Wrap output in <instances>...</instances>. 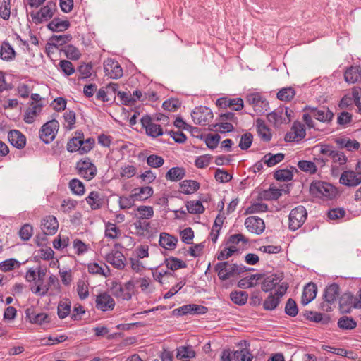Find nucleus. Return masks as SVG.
Returning a JSON list of instances; mask_svg holds the SVG:
<instances>
[{"label":"nucleus","instance_id":"f704fd0d","mask_svg":"<svg viewBox=\"0 0 361 361\" xmlns=\"http://www.w3.org/2000/svg\"><path fill=\"white\" fill-rule=\"evenodd\" d=\"M86 202L93 210L99 209L103 204V199L97 191H92L86 197Z\"/></svg>","mask_w":361,"mask_h":361},{"label":"nucleus","instance_id":"4468645a","mask_svg":"<svg viewBox=\"0 0 361 361\" xmlns=\"http://www.w3.org/2000/svg\"><path fill=\"white\" fill-rule=\"evenodd\" d=\"M104 258L117 269H123L126 266V257L119 250L112 249L104 255Z\"/></svg>","mask_w":361,"mask_h":361},{"label":"nucleus","instance_id":"9b49d317","mask_svg":"<svg viewBox=\"0 0 361 361\" xmlns=\"http://www.w3.org/2000/svg\"><path fill=\"white\" fill-rule=\"evenodd\" d=\"M59 123L58 121L53 119L44 123L40 130L39 135L42 140L49 144L52 142L59 130Z\"/></svg>","mask_w":361,"mask_h":361},{"label":"nucleus","instance_id":"09e8293b","mask_svg":"<svg viewBox=\"0 0 361 361\" xmlns=\"http://www.w3.org/2000/svg\"><path fill=\"white\" fill-rule=\"evenodd\" d=\"M88 283L85 279H79L77 282V292L81 300H85L89 296Z\"/></svg>","mask_w":361,"mask_h":361},{"label":"nucleus","instance_id":"de8ad7c7","mask_svg":"<svg viewBox=\"0 0 361 361\" xmlns=\"http://www.w3.org/2000/svg\"><path fill=\"white\" fill-rule=\"evenodd\" d=\"M71 301L65 299L59 302L58 305V316L60 319L66 318L71 312Z\"/></svg>","mask_w":361,"mask_h":361},{"label":"nucleus","instance_id":"c756f323","mask_svg":"<svg viewBox=\"0 0 361 361\" xmlns=\"http://www.w3.org/2000/svg\"><path fill=\"white\" fill-rule=\"evenodd\" d=\"M345 81L354 84L361 81V68L358 66H350L344 73Z\"/></svg>","mask_w":361,"mask_h":361},{"label":"nucleus","instance_id":"20e7f679","mask_svg":"<svg viewBox=\"0 0 361 361\" xmlns=\"http://www.w3.org/2000/svg\"><path fill=\"white\" fill-rule=\"evenodd\" d=\"M243 267L236 264H229L228 262H218L214 266V270L220 280L225 281L243 271Z\"/></svg>","mask_w":361,"mask_h":361},{"label":"nucleus","instance_id":"58836bf2","mask_svg":"<svg viewBox=\"0 0 361 361\" xmlns=\"http://www.w3.org/2000/svg\"><path fill=\"white\" fill-rule=\"evenodd\" d=\"M200 188L198 182L192 180H185L180 183V190L184 194H192Z\"/></svg>","mask_w":361,"mask_h":361},{"label":"nucleus","instance_id":"4c0bfd02","mask_svg":"<svg viewBox=\"0 0 361 361\" xmlns=\"http://www.w3.org/2000/svg\"><path fill=\"white\" fill-rule=\"evenodd\" d=\"M285 155L283 153L271 154L268 153L262 157V161L269 167L275 166L284 159Z\"/></svg>","mask_w":361,"mask_h":361},{"label":"nucleus","instance_id":"ddd939ff","mask_svg":"<svg viewBox=\"0 0 361 361\" xmlns=\"http://www.w3.org/2000/svg\"><path fill=\"white\" fill-rule=\"evenodd\" d=\"M283 279V273L279 272L267 276L262 282V290L266 293L275 290L282 284H288L282 281Z\"/></svg>","mask_w":361,"mask_h":361},{"label":"nucleus","instance_id":"37998d69","mask_svg":"<svg viewBox=\"0 0 361 361\" xmlns=\"http://www.w3.org/2000/svg\"><path fill=\"white\" fill-rule=\"evenodd\" d=\"M322 349L334 355H338L342 357H346L350 359L355 358L354 353L353 351H348L343 348H338L329 345H323Z\"/></svg>","mask_w":361,"mask_h":361},{"label":"nucleus","instance_id":"f03ea898","mask_svg":"<svg viewBox=\"0 0 361 361\" xmlns=\"http://www.w3.org/2000/svg\"><path fill=\"white\" fill-rule=\"evenodd\" d=\"M310 192L312 195L320 198L333 199L337 194V190L331 184L316 180L311 183Z\"/></svg>","mask_w":361,"mask_h":361},{"label":"nucleus","instance_id":"39448f33","mask_svg":"<svg viewBox=\"0 0 361 361\" xmlns=\"http://www.w3.org/2000/svg\"><path fill=\"white\" fill-rule=\"evenodd\" d=\"M112 294L118 300H130L135 293V283L129 280L124 283H116L111 288Z\"/></svg>","mask_w":361,"mask_h":361},{"label":"nucleus","instance_id":"603ef678","mask_svg":"<svg viewBox=\"0 0 361 361\" xmlns=\"http://www.w3.org/2000/svg\"><path fill=\"white\" fill-rule=\"evenodd\" d=\"M187 210L190 214H202L204 212V207L199 200H191L186 203Z\"/></svg>","mask_w":361,"mask_h":361},{"label":"nucleus","instance_id":"f3484780","mask_svg":"<svg viewBox=\"0 0 361 361\" xmlns=\"http://www.w3.org/2000/svg\"><path fill=\"white\" fill-rule=\"evenodd\" d=\"M142 127L145 129L147 135L152 137H157L163 135V129L160 125L154 123L152 118L145 116L141 118Z\"/></svg>","mask_w":361,"mask_h":361},{"label":"nucleus","instance_id":"a878e982","mask_svg":"<svg viewBox=\"0 0 361 361\" xmlns=\"http://www.w3.org/2000/svg\"><path fill=\"white\" fill-rule=\"evenodd\" d=\"M131 193L135 201L143 202L153 195L154 190L150 186H144L133 189Z\"/></svg>","mask_w":361,"mask_h":361},{"label":"nucleus","instance_id":"dca6fc26","mask_svg":"<svg viewBox=\"0 0 361 361\" xmlns=\"http://www.w3.org/2000/svg\"><path fill=\"white\" fill-rule=\"evenodd\" d=\"M304 111H310L315 119L323 123L330 122L334 116V114L324 106L317 108L307 106L305 107Z\"/></svg>","mask_w":361,"mask_h":361},{"label":"nucleus","instance_id":"f257e3e1","mask_svg":"<svg viewBox=\"0 0 361 361\" xmlns=\"http://www.w3.org/2000/svg\"><path fill=\"white\" fill-rule=\"evenodd\" d=\"M95 141L93 138L84 139L82 131H76L75 136L70 139L67 143V150L69 152H78L79 154L88 153L94 147Z\"/></svg>","mask_w":361,"mask_h":361},{"label":"nucleus","instance_id":"5701e85b","mask_svg":"<svg viewBox=\"0 0 361 361\" xmlns=\"http://www.w3.org/2000/svg\"><path fill=\"white\" fill-rule=\"evenodd\" d=\"M284 114H287V109H278L267 114V120L274 125H280L283 123H289L290 118H286Z\"/></svg>","mask_w":361,"mask_h":361},{"label":"nucleus","instance_id":"c03bdc74","mask_svg":"<svg viewBox=\"0 0 361 361\" xmlns=\"http://www.w3.org/2000/svg\"><path fill=\"white\" fill-rule=\"evenodd\" d=\"M27 317L29 318L30 322L33 324H42L49 322L48 314L45 312L34 314L33 312L30 313L28 310Z\"/></svg>","mask_w":361,"mask_h":361},{"label":"nucleus","instance_id":"2f4dec72","mask_svg":"<svg viewBox=\"0 0 361 361\" xmlns=\"http://www.w3.org/2000/svg\"><path fill=\"white\" fill-rule=\"evenodd\" d=\"M317 295V286L313 283H310L305 286L302 295V303L307 305L312 301Z\"/></svg>","mask_w":361,"mask_h":361},{"label":"nucleus","instance_id":"9d476101","mask_svg":"<svg viewBox=\"0 0 361 361\" xmlns=\"http://www.w3.org/2000/svg\"><path fill=\"white\" fill-rule=\"evenodd\" d=\"M56 9V4L52 1H48L38 11L32 12L30 16L35 23H42L48 21L54 16Z\"/></svg>","mask_w":361,"mask_h":361},{"label":"nucleus","instance_id":"4be33fe9","mask_svg":"<svg viewBox=\"0 0 361 361\" xmlns=\"http://www.w3.org/2000/svg\"><path fill=\"white\" fill-rule=\"evenodd\" d=\"M115 307L114 298L107 293H102L97 296L96 307L103 312L112 310Z\"/></svg>","mask_w":361,"mask_h":361},{"label":"nucleus","instance_id":"f8f14e48","mask_svg":"<svg viewBox=\"0 0 361 361\" xmlns=\"http://www.w3.org/2000/svg\"><path fill=\"white\" fill-rule=\"evenodd\" d=\"M191 116L195 124L206 126L212 120L213 113L209 108L200 106L195 108Z\"/></svg>","mask_w":361,"mask_h":361},{"label":"nucleus","instance_id":"e2e57ef3","mask_svg":"<svg viewBox=\"0 0 361 361\" xmlns=\"http://www.w3.org/2000/svg\"><path fill=\"white\" fill-rule=\"evenodd\" d=\"M137 173V169L133 165L125 164L120 169V176L121 178H130L134 176Z\"/></svg>","mask_w":361,"mask_h":361},{"label":"nucleus","instance_id":"a18cd8bd","mask_svg":"<svg viewBox=\"0 0 361 361\" xmlns=\"http://www.w3.org/2000/svg\"><path fill=\"white\" fill-rule=\"evenodd\" d=\"M298 167L303 172L310 174H314L317 171V167L314 162L307 160H301L298 162Z\"/></svg>","mask_w":361,"mask_h":361},{"label":"nucleus","instance_id":"a211bd4d","mask_svg":"<svg viewBox=\"0 0 361 361\" xmlns=\"http://www.w3.org/2000/svg\"><path fill=\"white\" fill-rule=\"evenodd\" d=\"M207 312V308L206 307L195 304L185 305L173 311V314L177 316H183L189 314H204Z\"/></svg>","mask_w":361,"mask_h":361},{"label":"nucleus","instance_id":"bb28decb","mask_svg":"<svg viewBox=\"0 0 361 361\" xmlns=\"http://www.w3.org/2000/svg\"><path fill=\"white\" fill-rule=\"evenodd\" d=\"M8 139L10 143L17 149H23L25 146L26 138L19 130H11L8 134Z\"/></svg>","mask_w":361,"mask_h":361},{"label":"nucleus","instance_id":"79ce46f5","mask_svg":"<svg viewBox=\"0 0 361 361\" xmlns=\"http://www.w3.org/2000/svg\"><path fill=\"white\" fill-rule=\"evenodd\" d=\"M262 276L260 274H252L248 277L242 279L238 282V286L242 288H250L255 286L257 281L260 280Z\"/></svg>","mask_w":361,"mask_h":361},{"label":"nucleus","instance_id":"72a5a7b5","mask_svg":"<svg viewBox=\"0 0 361 361\" xmlns=\"http://www.w3.org/2000/svg\"><path fill=\"white\" fill-rule=\"evenodd\" d=\"M70 25L68 20L55 18L47 25V27L52 32H63L68 30Z\"/></svg>","mask_w":361,"mask_h":361},{"label":"nucleus","instance_id":"2eb2a0df","mask_svg":"<svg viewBox=\"0 0 361 361\" xmlns=\"http://www.w3.org/2000/svg\"><path fill=\"white\" fill-rule=\"evenodd\" d=\"M105 75L112 79H118L123 75V69L118 61L107 59L104 62Z\"/></svg>","mask_w":361,"mask_h":361},{"label":"nucleus","instance_id":"6ab92c4d","mask_svg":"<svg viewBox=\"0 0 361 361\" xmlns=\"http://www.w3.org/2000/svg\"><path fill=\"white\" fill-rule=\"evenodd\" d=\"M244 224L249 232L256 235H260L265 229L264 221L255 216L246 218Z\"/></svg>","mask_w":361,"mask_h":361},{"label":"nucleus","instance_id":"8fccbe9b","mask_svg":"<svg viewBox=\"0 0 361 361\" xmlns=\"http://www.w3.org/2000/svg\"><path fill=\"white\" fill-rule=\"evenodd\" d=\"M166 266L168 269L175 271L181 268L186 267V264L183 260L176 257H169L165 260Z\"/></svg>","mask_w":361,"mask_h":361},{"label":"nucleus","instance_id":"1a4fd4ad","mask_svg":"<svg viewBox=\"0 0 361 361\" xmlns=\"http://www.w3.org/2000/svg\"><path fill=\"white\" fill-rule=\"evenodd\" d=\"M307 212L305 207L300 205L291 210L289 214V228L292 231L298 229L305 221Z\"/></svg>","mask_w":361,"mask_h":361},{"label":"nucleus","instance_id":"052dcab7","mask_svg":"<svg viewBox=\"0 0 361 361\" xmlns=\"http://www.w3.org/2000/svg\"><path fill=\"white\" fill-rule=\"evenodd\" d=\"M72 39L70 34H64L61 35H53L50 39L51 41L57 48L62 46Z\"/></svg>","mask_w":361,"mask_h":361},{"label":"nucleus","instance_id":"ea45409f","mask_svg":"<svg viewBox=\"0 0 361 361\" xmlns=\"http://www.w3.org/2000/svg\"><path fill=\"white\" fill-rule=\"evenodd\" d=\"M48 286L49 287V295L55 296L61 293V286L58 278L55 275H51L48 279Z\"/></svg>","mask_w":361,"mask_h":361},{"label":"nucleus","instance_id":"13d9d810","mask_svg":"<svg viewBox=\"0 0 361 361\" xmlns=\"http://www.w3.org/2000/svg\"><path fill=\"white\" fill-rule=\"evenodd\" d=\"M295 92L293 88L292 87H286L281 89L277 93V98L279 100L288 102L290 101L295 96Z\"/></svg>","mask_w":361,"mask_h":361},{"label":"nucleus","instance_id":"412c9836","mask_svg":"<svg viewBox=\"0 0 361 361\" xmlns=\"http://www.w3.org/2000/svg\"><path fill=\"white\" fill-rule=\"evenodd\" d=\"M59 228V223L56 218L51 215L44 217L41 221V229L45 235H53Z\"/></svg>","mask_w":361,"mask_h":361},{"label":"nucleus","instance_id":"0eeeda50","mask_svg":"<svg viewBox=\"0 0 361 361\" xmlns=\"http://www.w3.org/2000/svg\"><path fill=\"white\" fill-rule=\"evenodd\" d=\"M288 288V284L281 285L274 293H271L263 302V308L265 310H274L279 305L281 298L286 294Z\"/></svg>","mask_w":361,"mask_h":361},{"label":"nucleus","instance_id":"423d86ee","mask_svg":"<svg viewBox=\"0 0 361 361\" xmlns=\"http://www.w3.org/2000/svg\"><path fill=\"white\" fill-rule=\"evenodd\" d=\"M339 286L333 283L327 286L324 293V300L321 303V308L324 311L330 312L335 307V302L339 295Z\"/></svg>","mask_w":361,"mask_h":361},{"label":"nucleus","instance_id":"6e6d98bb","mask_svg":"<svg viewBox=\"0 0 361 361\" xmlns=\"http://www.w3.org/2000/svg\"><path fill=\"white\" fill-rule=\"evenodd\" d=\"M20 266V262L13 258L6 259L0 263V270L6 272L10 271Z\"/></svg>","mask_w":361,"mask_h":361},{"label":"nucleus","instance_id":"e433bc0d","mask_svg":"<svg viewBox=\"0 0 361 361\" xmlns=\"http://www.w3.org/2000/svg\"><path fill=\"white\" fill-rule=\"evenodd\" d=\"M176 350V358L178 360L191 359L196 355L195 351L191 345L179 346Z\"/></svg>","mask_w":361,"mask_h":361},{"label":"nucleus","instance_id":"393cba45","mask_svg":"<svg viewBox=\"0 0 361 361\" xmlns=\"http://www.w3.org/2000/svg\"><path fill=\"white\" fill-rule=\"evenodd\" d=\"M340 183L348 187H355L361 183V180L353 171H345L340 177Z\"/></svg>","mask_w":361,"mask_h":361},{"label":"nucleus","instance_id":"338daca9","mask_svg":"<svg viewBox=\"0 0 361 361\" xmlns=\"http://www.w3.org/2000/svg\"><path fill=\"white\" fill-rule=\"evenodd\" d=\"M137 211L140 219H149L154 215L153 208L150 206H140L137 207Z\"/></svg>","mask_w":361,"mask_h":361},{"label":"nucleus","instance_id":"864d4df0","mask_svg":"<svg viewBox=\"0 0 361 361\" xmlns=\"http://www.w3.org/2000/svg\"><path fill=\"white\" fill-rule=\"evenodd\" d=\"M68 185L71 192L75 195H82L85 193V185L79 179H72Z\"/></svg>","mask_w":361,"mask_h":361},{"label":"nucleus","instance_id":"7c9ffc66","mask_svg":"<svg viewBox=\"0 0 361 361\" xmlns=\"http://www.w3.org/2000/svg\"><path fill=\"white\" fill-rule=\"evenodd\" d=\"M16 51L13 47L7 42L4 41L0 47V58L3 61H11L16 57Z\"/></svg>","mask_w":361,"mask_h":361},{"label":"nucleus","instance_id":"b1692460","mask_svg":"<svg viewBox=\"0 0 361 361\" xmlns=\"http://www.w3.org/2000/svg\"><path fill=\"white\" fill-rule=\"evenodd\" d=\"M305 135L304 126L300 123H294L290 131L286 135L285 140L288 142H293L304 138Z\"/></svg>","mask_w":361,"mask_h":361},{"label":"nucleus","instance_id":"6e6552de","mask_svg":"<svg viewBox=\"0 0 361 361\" xmlns=\"http://www.w3.org/2000/svg\"><path fill=\"white\" fill-rule=\"evenodd\" d=\"M246 102L252 106L257 115L263 114L268 111L269 102L258 92L247 94Z\"/></svg>","mask_w":361,"mask_h":361},{"label":"nucleus","instance_id":"4d7b16f0","mask_svg":"<svg viewBox=\"0 0 361 361\" xmlns=\"http://www.w3.org/2000/svg\"><path fill=\"white\" fill-rule=\"evenodd\" d=\"M233 356L236 361H252L253 358L250 350L246 348L234 351Z\"/></svg>","mask_w":361,"mask_h":361},{"label":"nucleus","instance_id":"49530a36","mask_svg":"<svg viewBox=\"0 0 361 361\" xmlns=\"http://www.w3.org/2000/svg\"><path fill=\"white\" fill-rule=\"evenodd\" d=\"M30 290L35 295L40 297L49 295L50 291L48 284H44L43 282L39 281L31 286Z\"/></svg>","mask_w":361,"mask_h":361},{"label":"nucleus","instance_id":"cd10ccee","mask_svg":"<svg viewBox=\"0 0 361 361\" xmlns=\"http://www.w3.org/2000/svg\"><path fill=\"white\" fill-rule=\"evenodd\" d=\"M159 245L168 250H173L176 247L178 239L166 233H161L159 235Z\"/></svg>","mask_w":361,"mask_h":361},{"label":"nucleus","instance_id":"c85d7f7f","mask_svg":"<svg viewBox=\"0 0 361 361\" xmlns=\"http://www.w3.org/2000/svg\"><path fill=\"white\" fill-rule=\"evenodd\" d=\"M88 272L94 275H99L109 277L111 275V270L106 264L102 265L97 262H90L87 264Z\"/></svg>","mask_w":361,"mask_h":361},{"label":"nucleus","instance_id":"a19ab883","mask_svg":"<svg viewBox=\"0 0 361 361\" xmlns=\"http://www.w3.org/2000/svg\"><path fill=\"white\" fill-rule=\"evenodd\" d=\"M185 175V169L182 167H173L166 175V178L171 181H177L183 178Z\"/></svg>","mask_w":361,"mask_h":361},{"label":"nucleus","instance_id":"774afa93","mask_svg":"<svg viewBox=\"0 0 361 361\" xmlns=\"http://www.w3.org/2000/svg\"><path fill=\"white\" fill-rule=\"evenodd\" d=\"M352 97L353 103L357 106L358 112L361 114V88L359 87H353L352 88Z\"/></svg>","mask_w":361,"mask_h":361},{"label":"nucleus","instance_id":"bf43d9fd","mask_svg":"<svg viewBox=\"0 0 361 361\" xmlns=\"http://www.w3.org/2000/svg\"><path fill=\"white\" fill-rule=\"evenodd\" d=\"M63 51L66 56L71 60H78L81 56L80 50L72 44L66 46Z\"/></svg>","mask_w":361,"mask_h":361},{"label":"nucleus","instance_id":"680f3d73","mask_svg":"<svg viewBox=\"0 0 361 361\" xmlns=\"http://www.w3.org/2000/svg\"><path fill=\"white\" fill-rule=\"evenodd\" d=\"M238 252V248L235 245H231L228 247H224L217 254L216 258L218 260L222 261L228 259L235 252Z\"/></svg>","mask_w":361,"mask_h":361},{"label":"nucleus","instance_id":"c9c22d12","mask_svg":"<svg viewBox=\"0 0 361 361\" xmlns=\"http://www.w3.org/2000/svg\"><path fill=\"white\" fill-rule=\"evenodd\" d=\"M355 297L351 293H345L339 300L340 309L343 312H348L351 308H354Z\"/></svg>","mask_w":361,"mask_h":361},{"label":"nucleus","instance_id":"5fc2aeb1","mask_svg":"<svg viewBox=\"0 0 361 361\" xmlns=\"http://www.w3.org/2000/svg\"><path fill=\"white\" fill-rule=\"evenodd\" d=\"M248 294L245 291H233L230 294L231 300L235 304L243 305L246 303Z\"/></svg>","mask_w":361,"mask_h":361},{"label":"nucleus","instance_id":"aec40b11","mask_svg":"<svg viewBox=\"0 0 361 361\" xmlns=\"http://www.w3.org/2000/svg\"><path fill=\"white\" fill-rule=\"evenodd\" d=\"M44 105L42 103H35L31 102L29 106L25 110L23 120L26 123L31 124L35 122L43 109Z\"/></svg>","mask_w":361,"mask_h":361},{"label":"nucleus","instance_id":"473e14b6","mask_svg":"<svg viewBox=\"0 0 361 361\" xmlns=\"http://www.w3.org/2000/svg\"><path fill=\"white\" fill-rule=\"evenodd\" d=\"M256 128L259 137L264 142H269L271 139L270 129L266 126L264 121L262 119H257Z\"/></svg>","mask_w":361,"mask_h":361},{"label":"nucleus","instance_id":"7ed1b4c3","mask_svg":"<svg viewBox=\"0 0 361 361\" xmlns=\"http://www.w3.org/2000/svg\"><path fill=\"white\" fill-rule=\"evenodd\" d=\"M77 173L85 180H91L97 174V169L95 164L89 157L80 159L75 164Z\"/></svg>","mask_w":361,"mask_h":361},{"label":"nucleus","instance_id":"3c124183","mask_svg":"<svg viewBox=\"0 0 361 361\" xmlns=\"http://www.w3.org/2000/svg\"><path fill=\"white\" fill-rule=\"evenodd\" d=\"M356 322L350 317L343 316L338 321V326L342 329L351 330L356 327Z\"/></svg>","mask_w":361,"mask_h":361},{"label":"nucleus","instance_id":"69168bd1","mask_svg":"<svg viewBox=\"0 0 361 361\" xmlns=\"http://www.w3.org/2000/svg\"><path fill=\"white\" fill-rule=\"evenodd\" d=\"M274 176L277 180L288 181L293 179V174L288 169H280L274 173Z\"/></svg>","mask_w":361,"mask_h":361},{"label":"nucleus","instance_id":"0e129e2a","mask_svg":"<svg viewBox=\"0 0 361 361\" xmlns=\"http://www.w3.org/2000/svg\"><path fill=\"white\" fill-rule=\"evenodd\" d=\"M268 209L266 204L262 202H255L246 208L245 214H255L259 212H264Z\"/></svg>","mask_w":361,"mask_h":361}]
</instances>
